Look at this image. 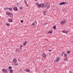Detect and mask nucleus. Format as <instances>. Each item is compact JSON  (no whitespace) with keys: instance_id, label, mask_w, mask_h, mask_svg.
Returning <instances> with one entry per match:
<instances>
[{"instance_id":"obj_1","label":"nucleus","mask_w":73,"mask_h":73,"mask_svg":"<svg viewBox=\"0 0 73 73\" xmlns=\"http://www.w3.org/2000/svg\"><path fill=\"white\" fill-rule=\"evenodd\" d=\"M66 23V21L64 20L60 22V24L61 25H64V24H65Z\"/></svg>"},{"instance_id":"obj_2","label":"nucleus","mask_w":73,"mask_h":73,"mask_svg":"<svg viewBox=\"0 0 73 73\" xmlns=\"http://www.w3.org/2000/svg\"><path fill=\"white\" fill-rule=\"evenodd\" d=\"M67 4V3H65L64 2H62L61 3H59L60 5H65V4Z\"/></svg>"},{"instance_id":"obj_3","label":"nucleus","mask_w":73,"mask_h":73,"mask_svg":"<svg viewBox=\"0 0 73 73\" xmlns=\"http://www.w3.org/2000/svg\"><path fill=\"white\" fill-rule=\"evenodd\" d=\"M9 16V17H11V19H13V14L11 13H10V14Z\"/></svg>"},{"instance_id":"obj_4","label":"nucleus","mask_w":73,"mask_h":73,"mask_svg":"<svg viewBox=\"0 0 73 73\" xmlns=\"http://www.w3.org/2000/svg\"><path fill=\"white\" fill-rule=\"evenodd\" d=\"M13 61L14 63L17 62V59L16 58H14L13 60Z\"/></svg>"},{"instance_id":"obj_5","label":"nucleus","mask_w":73,"mask_h":73,"mask_svg":"<svg viewBox=\"0 0 73 73\" xmlns=\"http://www.w3.org/2000/svg\"><path fill=\"white\" fill-rule=\"evenodd\" d=\"M2 71L4 73H8V71L5 69H3Z\"/></svg>"},{"instance_id":"obj_6","label":"nucleus","mask_w":73,"mask_h":73,"mask_svg":"<svg viewBox=\"0 0 73 73\" xmlns=\"http://www.w3.org/2000/svg\"><path fill=\"white\" fill-rule=\"evenodd\" d=\"M34 23H35L37 25V22L36 21H34V22H33L32 24L31 25L32 26H35V24Z\"/></svg>"},{"instance_id":"obj_7","label":"nucleus","mask_w":73,"mask_h":73,"mask_svg":"<svg viewBox=\"0 0 73 73\" xmlns=\"http://www.w3.org/2000/svg\"><path fill=\"white\" fill-rule=\"evenodd\" d=\"M13 65L14 66H17V65H19V64L16 63V62H15L14 64H13Z\"/></svg>"},{"instance_id":"obj_8","label":"nucleus","mask_w":73,"mask_h":73,"mask_svg":"<svg viewBox=\"0 0 73 73\" xmlns=\"http://www.w3.org/2000/svg\"><path fill=\"white\" fill-rule=\"evenodd\" d=\"M6 15H8V16H9V15L11 14V13H10L9 11H8L6 13Z\"/></svg>"},{"instance_id":"obj_9","label":"nucleus","mask_w":73,"mask_h":73,"mask_svg":"<svg viewBox=\"0 0 73 73\" xmlns=\"http://www.w3.org/2000/svg\"><path fill=\"white\" fill-rule=\"evenodd\" d=\"M27 43H28L27 41H25V42H24L23 43V46H25V45H26V44H27Z\"/></svg>"},{"instance_id":"obj_10","label":"nucleus","mask_w":73,"mask_h":73,"mask_svg":"<svg viewBox=\"0 0 73 73\" xmlns=\"http://www.w3.org/2000/svg\"><path fill=\"white\" fill-rule=\"evenodd\" d=\"M24 1L26 4V5L27 7H28V5L27 4V3L26 2V0H24Z\"/></svg>"},{"instance_id":"obj_11","label":"nucleus","mask_w":73,"mask_h":73,"mask_svg":"<svg viewBox=\"0 0 73 73\" xmlns=\"http://www.w3.org/2000/svg\"><path fill=\"white\" fill-rule=\"evenodd\" d=\"M7 9H9V10L10 11H12L13 9L12 8H7Z\"/></svg>"},{"instance_id":"obj_12","label":"nucleus","mask_w":73,"mask_h":73,"mask_svg":"<svg viewBox=\"0 0 73 73\" xmlns=\"http://www.w3.org/2000/svg\"><path fill=\"white\" fill-rule=\"evenodd\" d=\"M46 8L48 9V8H49L50 7V5H46Z\"/></svg>"},{"instance_id":"obj_13","label":"nucleus","mask_w":73,"mask_h":73,"mask_svg":"<svg viewBox=\"0 0 73 73\" xmlns=\"http://www.w3.org/2000/svg\"><path fill=\"white\" fill-rule=\"evenodd\" d=\"M25 70L26 71V72H29V71H30V70H29V69H25Z\"/></svg>"},{"instance_id":"obj_14","label":"nucleus","mask_w":73,"mask_h":73,"mask_svg":"<svg viewBox=\"0 0 73 73\" xmlns=\"http://www.w3.org/2000/svg\"><path fill=\"white\" fill-rule=\"evenodd\" d=\"M42 56L44 57V58H45L46 57V54H42Z\"/></svg>"},{"instance_id":"obj_15","label":"nucleus","mask_w":73,"mask_h":73,"mask_svg":"<svg viewBox=\"0 0 73 73\" xmlns=\"http://www.w3.org/2000/svg\"><path fill=\"white\" fill-rule=\"evenodd\" d=\"M14 10L15 11H17V8L16 7H14Z\"/></svg>"},{"instance_id":"obj_16","label":"nucleus","mask_w":73,"mask_h":73,"mask_svg":"<svg viewBox=\"0 0 73 73\" xmlns=\"http://www.w3.org/2000/svg\"><path fill=\"white\" fill-rule=\"evenodd\" d=\"M53 31L51 30L48 32V33H52Z\"/></svg>"},{"instance_id":"obj_17","label":"nucleus","mask_w":73,"mask_h":73,"mask_svg":"<svg viewBox=\"0 0 73 73\" xmlns=\"http://www.w3.org/2000/svg\"><path fill=\"white\" fill-rule=\"evenodd\" d=\"M71 52L70 51H67V53L68 54L70 53Z\"/></svg>"},{"instance_id":"obj_18","label":"nucleus","mask_w":73,"mask_h":73,"mask_svg":"<svg viewBox=\"0 0 73 73\" xmlns=\"http://www.w3.org/2000/svg\"><path fill=\"white\" fill-rule=\"evenodd\" d=\"M8 21L9 22H12V20L11 19H9L8 20Z\"/></svg>"},{"instance_id":"obj_19","label":"nucleus","mask_w":73,"mask_h":73,"mask_svg":"<svg viewBox=\"0 0 73 73\" xmlns=\"http://www.w3.org/2000/svg\"><path fill=\"white\" fill-rule=\"evenodd\" d=\"M62 32H63V33H67V32L65 30H63L62 31Z\"/></svg>"},{"instance_id":"obj_20","label":"nucleus","mask_w":73,"mask_h":73,"mask_svg":"<svg viewBox=\"0 0 73 73\" xmlns=\"http://www.w3.org/2000/svg\"><path fill=\"white\" fill-rule=\"evenodd\" d=\"M53 28L54 29V30L56 29V26H54L53 27Z\"/></svg>"},{"instance_id":"obj_21","label":"nucleus","mask_w":73,"mask_h":73,"mask_svg":"<svg viewBox=\"0 0 73 73\" xmlns=\"http://www.w3.org/2000/svg\"><path fill=\"white\" fill-rule=\"evenodd\" d=\"M44 15H46V11H44L43 13Z\"/></svg>"},{"instance_id":"obj_22","label":"nucleus","mask_w":73,"mask_h":73,"mask_svg":"<svg viewBox=\"0 0 73 73\" xmlns=\"http://www.w3.org/2000/svg\"><path fill=\"white\" fill-rule=\"evenodd\" d=\"M46 7V5L45 4H43L42 6V7Z\"/></svg>"},{"instance_id":"obj_23","label":"nucleus","mask_w":73,"mask_h":73,"mask_svg":"<svg viewBox=\"0 0 73 73\" xmlns=\"http://www.w3.org/2000/svg\"><path fill=\"white\" fill-rule=\"evenodd\" d=\"M60 57H58L56 58L57 60H58V61H59V60H60Z\"/></svg>"},{"instance_id":"obj_24","label":"nucleus","mask_w":73,"mask_h":73,"mask_svg":"<svg viewBox=\"0 0 73 73\" xmlns=\"http://www.w3.org/2000/svg\"><path fill=\"white\" fill-rule=\"evenodd\" d=\"M37 6L38 8H40V7H41V5L38 4Z\"/></svg>"},{"instance_id":"obj_25","label":"nucleus","mask_w":73,"mask_h":73,"mask_svg":"<svg viewBox=\"0 0 73 73\" xmlns=\"http://www.w3.org/2000/svg\"><path fill=\"white\" fill-rule=\"evenodd\" d=\"M58 62V60H57L56 59H55V60L54 61V62Z\"/></svg>"},{"instance_id":"obj_26","label":"nucleus","mask_w":73,"mask_h":73,"mask_svg":"<svg viewBox=\"0 0 73 73\" xmlns=\"http://www.w3.org/2000/svg\"><path fill=\"white\" fill-rule=\"evenodd\" d=\"M67 60H68V59L67 58H66V57L64 59V61H67Z\"/></svg>"},{"instance_id":"obj_27","label":"nucleus","mask_w":73,"mask_h":73,"mask_svg":"<svg viewBox=\"0 0 73 73\" xmlns=\"http://www.w3.org/2000/svg\"><path fill=\"white\" fill-rule=\"evenodd\" d=\"M13 70H10V73H13Z\"/></svg>"},{"instance_id":"obj_28","label":"nucleus","mask_w":73,"mask_h":73,"mask_svg":"<svg viewBox=\"0 0 73 73\" xmlns=\"http://www.w3.org/2000/svg\"><path fill=\"white\" fill-rule=\"evenodd\" d=\"M19 8L20 9H23V7L22 6H21Z\"/></svg>"},{"instance_id":"obj_29","label":"nucleus","mask_w":73,"mask_h":73,"mask_svg":"<svg viewBox=\"0 0 73 73\" xmlns=\"http://www.w3.org/2000/svg\"><path fill=\"white\" fill-rule=\"evenodd\" d=\"M50 5V3H49V2H48L47 3L46 5Z\"/></svg>"},{"instance_id":"obj_30","label":"nucleus","mask_w":73,"mask_h":73,"mask_svg":"<svg viewBox=\"0 0 73 73\" xmlns=\"http://www.w3.org/2000/svg\"><path fill=\"white\" fill-rule=\"evenodd\" d=\"M16 52H19V49H17L16 50Z\"/></svg>"},{"instance_id":"obj_31","label":"nucleus","mask_w":73,"mask_h":73,"mask_svg":"<svg viewBox=\"0 0 73 73\" xmlns=\"http://www.w3.org/2000/svg\"><path fill=\"white\" fill-rule=\"evenodd\" d=\"M64 57H66V56H67V54H64Z\"/></svg>"},{"instance_id":"obj_32","label":"nucleus","mask_w":73,"mask_h":73,"mask_svg":"<svg viewBox=\"0 0 73 73\" xmlns=\"http://www.w3.org/2000/svg\"><path fill=\"white\" fill-rule=\"evenodd\" d=\"M9 69H10V70H11V69H12V67L9 66Z\"/></svg>"},{"instance_id":"obj_33","label":"nucleus","mask_w":73,"mask_h":73,"mask_svg":"<svg viewBox=\"0 0 73 73\" xmlns=\"http://www.w3.org/2000/svg\"><path fill=\"white\" fill-rule=\"evenodd\" d=\"M6 25H7V26H9V24L8 23H6Z\"/></svg>"},{"instance_id":"obj_34","label":"nucleus","mask_w":73,"mask_h":73,"mask_svg":"<svg viewBox=\"0 0 73 73\" xmlns=\"http://www.w3.org/2000/svg\"><path fill=\"white\" fill-rule=\"evenodd\" d=\"M40 5H41V7H42V5H43V4H42V3H41L40 4Z\"/></svg>"},{"instance_id":"obj_35","label":"nucleus","mask_w":73,"mask_h":73,"mask_svg":"<svg viewBox=\"0 0 73 73\" xmlns=\"http://www.w3.org/2000/svg\"><path fill=\"white\" fill-rule=\"evenodd\" d=\"M44 72H45V73H46V72H47V70H44Z\"/></svg>"},{"instance_id":"obj_36","label":"nucleus","mask_w":73,"mask_h":73,"mask_svg":"<svg viewBox=\"0 0 73 73\" xmlns=\"http://www.w3.org/2000/svg\"><path fill=\"white\" fill-rule=\"evenodd\" d=\"M64 53H65V52H62V55H63V54H64Z\"/></svg>"},{"instance_id":"obj_37","label":"nucleus","mask_w":73,"mask_h":73,"mask_svg":"<svg viewBox=\"0 0 73 73\" xmlns=\"http://www.w3.org/2000/svg\"><path fill=\"white\" fill-rule=\"evenodd\" d=\"M4 9L5 10H6V9H7V8H4Z\"/></svg>"},{"instance_id":"obj_38","label":"nucleus","mask_w":73,"mask_h":73,"mask_svg":"<svg viewBox=\"0 0 73 73\" xmlns=\"http://www.w3.org/2000/svg\"><path fill=\"white\" fill-rule=\"evenodd\" d=\"M21 23H23V20H21Z\"/></svg>"},{"instance_id":"obj_39","label":"nucleus","mask_w":73,"mask_h":73,"mask_svg":"<svg viewBox=\"0 0 73 73\" xmlns=\"http://www.w3.org/2000/svg\"><path fill=\"white\" fill-rule=\"evenodd\" d=\"M36 5H37V6H38V3H36Z\"/></svg>"},{"instance_id":"obj_40","label":"nucleus","mask_w":73,"mask_h":73,"mask_svg":"<svg viewBox=\"0 0 73 73\" xmlns=\"http://www.w3.org/2000/svg\"><path fill=\"white\" fill-rule=\"evenodd\" d=\"M48 51H49V52H51L52 51V50H48Z\"/></svg>"},{"instance_id":"obj_41","label":"nucleus","mask_w":73,"mask_h":73,"mask_svg":"<svg viewBox=\"0 0 73 73\" xmlns=\"http://www.w3.org/2000/svg\"><path fill=\"white\" fill-rule=\"evenodd\" d=\"M44 24H45V25H46V24H47V23H45Z\"/></svg>"},{"instance_id":"obj_42","label":"nucleus","mask_w":73,"mask_h":73,"mask_svg":"<svg viewBox=\"0 0 73 73\" xmlns=\"http://www.w3.org/2000/svg\"><path fill=\"white\" fill-rule=\"evenodd\" d=\"M22 46H23V45H21L20 47H22Z\"/></svg>"},{"instance_id":"obj_43","label":"nucleus","mask_w":73,"mask_h":73,"mask_svg":"<svg viewBox=\"0 0 73 73\" xmlns=\"http://www.w3.org/2000/svg\"><path fill=\"white\" fill-rule=\"evenodd\" d=\"M34 24H36V23H34Z\"/></svg>"},{"instance_id":"obj_44","label":"nucleus","mask_w":73,"mask_h":73,"mask_svg":"<svg viewBox=\"0 0 73 73\" xmlns=\"http://www.w3.org/2000/svg\"><path fill=\"white\" fill-rule=\"evenodd\" d=\"M20 49H22L21 47L20 48Z\"/></svg>"},{"instance_id":"obj_45","label":"nucleus","mask_w":73,"mask_h":73,"mask_svg":"<svg viewBox=\"0 0 73 73\" xmlns=\"http://www.w3.org/2000/svg\"><path fill=\"white\" fill-rule=\"evenodd\" d=\"M7 71H9V69H7Z\"/></svg>"},{"instance_id":"obj_46","label":"nucleus","mask_w":73,"mask_h":73,"mask_svg":"<svg viewBox=\"0 0 73 73\" xmlns=\"http://www.w3.org/2000/svg\"><path fill=\"white\" fill-rule=\"evenodd\" d=\"M38 0H35V1H37Z\"/></svg>"},{"instance_id":"obj_47","label":"nucleus","mask_w":73,"mask_h":73,"mask_svg":"<svg viewBox=\"0 0 73 73\" xmlns=\"http://www.w3.org/2000/svg\"><path fill=\"white\" fill-rule=\"evenodd\" d=\"M70 73V71H69Z\"/></svg>"}]
</instances>
